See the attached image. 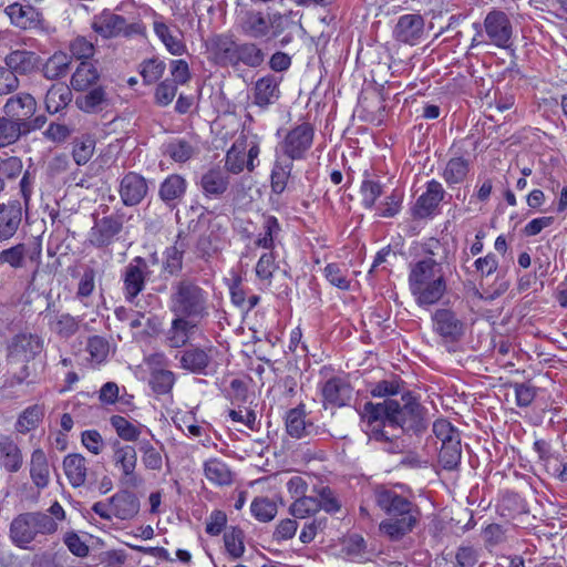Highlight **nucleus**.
<instances>
[{"label": "nucleus", "mask_w": 567, "mask_h": 567, "mask_svg": "<svg viewBox=\"0 0 567 567\" xmlns=\"http://www.w3.org/2000/svg\"><path fill=\"white\" fill-rule=\"evenodd\" d=\"M166 64L158 58L144 60L140 64V74L143 78L144 84H153L157 82L164 74Z\"/></svg>", "instance_id": "nucleus-57"}, {"label": "nucleus", "mask_w": 567, "mask_h": 567, "mask_svg": "<svg viewBox=\"0 0 567 567\" xmlns=\"http://www.w3.org/2000/svg\"><path fill=\"white\" fill-rule=\"evenodd\" d=\"M465 142L466 140L456 141L450 147L452 157L447 161L442 177L451 188L454 185L462 184L471 169L470 159L464 158V154L466 153Z\"/></svg>", "instance_id": "nucleus-17"}, {"label": "nucleus", "mask_w": 567, "mask_h": 567, "mask_svg": "<svg viewBox=\"0 0 567 567\" xmlns=\"http://www.w3.org/2000/svg\"><path fill=\"white\" fill-rule=\"evenodd\" d=\"M176 381L175 373L166 369H155L151 372L148 385L157 395L171 393Z\"/></svg>", "instance_id": "nucleus-51"}, {"label": "nucleus", "mask_w": 567, "mask_h": 567, "mask_svg": "<svg viewBox=\"0 0 567 567\" xmlns=\"http://www.w3.org/2000/svg\"><path fill=\"white\" fill-rule=\"evenodd\" d=\"M198 323H200V321L181 315H174L171 327L165 333L166 344L176 349L185 347Z\"/></svg>", "instance_id": "nucleus-27"}, {"label": "nucleus", "mask_w": 567, "mask_h": 567, "mask_svg": "<svg viewBox=\"0 0 567 567\" xmlns=\"http://www.w3.org/2000/svg\"><path fill=\"white\" fill-rule=\"evenodd\" d=\"M123 229V219L118 215L94 218V225L89 233V241L95 248H106L112 245Z\"/></svg>", "instance_id": "nucleus-18"}, {"label": "nucleus", "mask_w": 567, "mask_h": 567, "mask_svg": "<svg viewBox=\"0 0 567 567\" xmlns=\"http://www.w3.org/2000/svg\"><path fill=\"white\" fill-rule=\"evenodd\" d=\"M210 212L199 203L192 204L186 213L189 218L187 223L188 233H199L204 228L212 226V220L208 218Z\"/></svg>", "instance_id": "nucleus-54"}, {"label": "nucleus", "mask_w": 567, "mask_h": 567, "mask_svg": "<svg viewBox=\"0 0 567 567\" xmlns=\"http://www.w3.org/2000/svg\"><path fill=\"white\" fill-rule=\"evenodd\" d=\"M150 190L147 179L136 172H127L123 175L118 185V194L124 206L140 205Z\"/></svg>", "instance_id": "nucleus-22"}, {"label": "nucleus", "mask_w": 567, "mask_h": 567, "mask_svg": "<svg viewBox=\"0 0 567 567\" xmlns=\"http://www.w3.org/2000/svg\"><path fill=\"white\" fill-rule=\"evenodd\" d=\"M95 140L91 135H82L73 141L72 156L78 165H85L93 156Z\"/></svg>", "instance_id": "nucleus-55"}, {"label": "nucleus", "mask_w": 567, "mask_h": 567, "mask_svg": "<svg viewBox=\"0 0 567 567\" xmlns=\"http://www.w3.org/2000/svg\"><path fill=\"white\" fill-rule=\"evenodd\" d=\"M109 95L103 85L91 87L75 97L76 107L87 114L102 112L109 106Z\"/></svg>", "instance_id": "nucleus-35"}, {"label": "nucleus", "mask_w": 567, "mask_h": 567, "mask_svg": "<svg viewBox=\"0 0 567 567\" xmlns=\"http://www.w3.org/2000/svg\"><path fill=\"white\" fill-rule=\"evenodd\" d=\"M65 551L54 543L52 547L45 550H39L30 558V567H63Z\"/></svg>", "instance_id": "nucleus-44"}, {"label": "nucleus", "mask_w": 567, "mask_h": 567, "mask_svg": "<svg viewBox=\"0 0 567 567\" xmlns=\"http://www.w3.org/2000/svg\"><path fill=\"white\" fill-rule=\"evenodd\" d=\"M72 56L62 51L54 52L43 64L42 74L48 80H58L69 73Z\"/></svg>", "instance_id": "nucleus-43"}, {"label": "nucleus", "mask_w": 567, "mask_h": 567, "mask_svg": "<svg viewBox=\"0 0 567 567\" xmlns=\"http://www.w3.org/2000/svg\"><path fill=\"white\" fill-rule=\"evenodd\" d=\"M164 154L174 162L185 163L195 154V147L184 138H174L164 144Z\"/></svg>", "instance_id": "nucleus-53"}, {"label": "nucleus", "mask_w": 567, "mask_h": 567, "mask_svg": "<svg viewBox=\"0 0 567 567\" xmlns=\"http://www.w3.org/2000/svg\"><path fill=\"white\" fill-rule=\"evenodd\" d=\"M252 516L262 523L272 520L277 514V505L268 497H256L250 505Z\"/></svg>", "instance_id": "nucleus-58"}, {"label": "nucleus", "mask_w": 567, "mask_h": 567, "mask_svg": "<svg viewBox=\"0 0 567 567\" xmlns=\"http://www.w3.org/2000/svg\"><path fill=\"white\" fill-rule=\"evenodd\" d=\"M23 466V454L11 435L0 434V468L17 473Z\"/></svg>", "instance_id": "nucleus-31"}, {"label": "nucleus", "mask_w": 567, "mask_h": 567, "mask_svg": "<svg viewBox=\"0 0 567 567\" xmlns=\"http://www.w3.org/2000/svg\"><path fill=\"white\" fill-rule=\"evenodd\" d=\"M404 385V381L399 375H393L389 380L372 383L369 392L373 398L395 399L394 396H401V393L406 390Z\"/></svg>", "instance_id": "nucleus-47"}, {"label": "nucleus", "mask_w": 567, "mask_h": 567, "mask_svg": "<svg viewBox=\"0 0 567 567\" xmlns=\"http://www.w3.org/2000/svg\"><path fill=\"white\" fill-rule=\"evenodd\" d=\"M266 59L265 51L256 42H239L236 43V58H235V70L240 65L257 69Z\"/></svg>", "instance_id": "nucleus-36"}, {"label": "nucleus", "mask_w": 567, "mask_h": 567, "mask_svg": "<svg viewBox=\"0 0 567 567\" xmlns=\"http://www.w3.org/2000/svg\"><path fill=\"white\" fill-rule=\"evenodd\" d=\"M352 392L353 389L346 378L332 377L321 388L323 405L346 406L352 399Z\"/></svg>", "instance_id": "nucleus-25"}, {"label": "nucleus", "mask_w": 567, "mask_h": 567, "mask_svg": "<svg viewBox=\"0 0 567 567\" xmlns=\"http://www.w3.org/2000/svg\"><path fill=\"white\" fill-rule=\"evenodd\" d=\"M10 22L23 31H44L47 22L43 13L29 2H14L4 9Z\"/></svg>", "instance_id": "nucleus-14"}, {"label": "nucleus", "mask_w": 567, "mask_h": 567, "mask_svg": "<svg viewBox=\"0 0 567 567\" xmlns=\"http://www.w3.org/2000/svg\"><path fill=\"white\" fill-rule=\"evenodd\" d=\"M409 286L419 306L437 303L447 289L441 262L426 257L414 264L409 275Z\"/></svg>", "instance_id": "nucleus-3"}, {"label": "nucleus", "mask_w": 567, "mask_h": 567, "mask_svg": "<svg viewBox=\"0 0 567 567\" xmlns=\"http://www.w3.org/2000/svg\"><path fill=\"white\" fill-rule=\"evenodd\" d=\"M280 79L274 74H267L258 79L254 86V103L261 109L268 107L280 97Z\"/></svg>", "instance_id": "nucleus-34"}, {"label": "nucleus", "mask_w": 567, "mask_h": 567, "mask_svg": "<svg viewBox=\"0 0 567 567\" xmlns=\"http://www.w3.org/2000/svg\"><path fill=\"white\" fill-rule=\"evenodd\" d=\"M141 503L138 497L131 491L121 489L106 501H100L92 505V511L101 518L111 520L133 519L140 512Z\"/></svg>", "instance_id": "nucleus-9"}, {"label": "nucleus", "mask_w": 567, "mask_h": 567, "mask_svg": "<svg viewBox=\"0 0 567 567\" xmlns=\"http://www.w3.org/2000/svg\"><path fill=\"white\" fill-rule=\"evenodd\" d=\"M305 405L299 404L298 406L290 409L286 414V431L295 439H303L312 435H320L326 433L324 429L316 426L311 422H306Z\"/></svg>", "instance_id": "nucleus-26"}, {"label": "nucleus", "mask_w": 567, "mask_h": 567, "mask_svg": "<svg viewBox=\"0 0 567 567\" xmlns=\"http://www.w3.org/2000/svg\"><path fill=\"white\" fill-rule=\"evenodd\" d=\"M30 134L21 123L3 114L0 116V148L14 144L21 136Z\"/></svg>", "instance_id": "nucleus-50"}, {"label": "nucleus", "mask_w": 567, "mask_h": 567, "mask_svg": "<svg viewBox=\"0 0 567 567\" xmlns=\"http://www.w3.org/2000/svg\"><path fill=\"white\" fill-rule=\"evenodd\" d=\"M113 463L122 472L123 484L137 487L141 478L135 473L137 466V453L134 446L122 445L118 440L113 443Z\"/></svg>", "instance_id": "nucleus-20"}, {"label": "nucleus", "mask_w": 567, "mask_h": 567, "mask_svg": "<svg viewBox=\"0 0 567 567\" xmlns=\"http://www.w3.org/2000/svg\"><path fill=\"white\" fill-rule=\"evenodd\" d=\"M188 243L183 230H179L174 244L163 251L162 271L177 276L183 270L184 255Z\"/></svg>", "instance_id": "nucleus-29"}, {"label": "nucleus", "mask_w": 567, "mask_h": 567, "mask_svg": "<svg viewBox=\"0 0 567 567\" xmlns=\"http://www.w3.org/2000/svg\"><path fill=\"white\" fill-rule=\"evenodd\" d=\"M281 230V225L276 216L262 214L261 231L255 240V246L274 250Z\"/></svg>", "instance_id": "nucleus-38"}, {"label": "nucleus", "mask_w": 567, "mask_h": 567, "mask_svg": "<svg viewBox=\"0 0 567 567\" xmlns=\"http://www.w3.org/2000/svg\"><path fill=\"white\" fill-rule=\"evenodd\" d=\"M403 192L394 189L385 199L378 206V215L383 218H392L399 214L402 207Z\"/></svg>", "instance_id": "nucleus-63"}, {"label": "nucleus", "mask_w": 567, "mask_h": 567, "mask_svg": "<svg viewBox=\"0 0 567 567\" xmlns=\"http://www.w3.org/2000/svg\"><path fill=\"white\" fill-rule=\"evenodd\" d=\"M100 72L92 62L82 61L71 76V86L76 92H85L100 85Z\"/></svg>", "instance_id": "nucleus-37"}, {"label": "nucleus", "mask_w": 567, "mask_h": 567, "mask_svg": "<svg viewBox=\"0 0 567 567\" xmlns=\"http://www.w3.org/2000/svg\"><path fill=\"white\" fill-rule=\"evenodd\" d=\"M95 269L87 266L84 268V271L78 284L75 297L84 306H87L86 299L93 293L95 289Z\"/></svg>", "instance_id": "nucleus-61"}, {"label": "nucleus", "mask_w": 567, "mask_h": 567, "mask_svg": "<svg viewBox=\"0 0 567 567\" xmlns=\"http://www.w3.org/2000/svg\"><path fill=\"white\" fill-rule=\"evenodd\" d=\"M443 185L431 179L425 184V190L416 198L411 207V215L414 219H432L440 214V205L446 197Z\"/></svg>", "instance_id": "nucleus-11"}, {"label": "nucleus", "mask_w": 567, "mask_h": 567, "mask_svg": "<svg viewBox=\"0 0 567 567\" xmlns=\"http://www.w3.org/2000/svg\"><path fill=\"white\" fill-rule=\"evenodd\" d=\"M168 308L173 315L202 322L209 316V292L199 285L198 279L182 277L171 286Z\"/></svg>", "instance_id": "nucleus-4"}, {"label": "nucleus", "mask_w": 567, "mask_h": 567, "mask_svg": "<svg viewBox=\"0 0 567 567\" xmlns=\"http://www.w3.org/2000/svg\"><path fill=\"white\" fill-rule=\"evenodd\" d=\"M81 319L68 312H55L50 320L51 330L62 339H70L80 330Z\"/></svg>", "instance_id": "nucleus-42"}, {"label": "nucleus", "mask_w": 567, "mask_h": 567, "mask_svg": "<svg viewBox=\"0 0 567 567\" xmlns=\"http://www.w3.org/2000/svg\"><path fill=\"white\" fill-rule=\"evenodd\" d=\"M348 271L344 265L338 262L328 264L323 269L326 279L341 290L350 289L351 281L348 278Z\"/></svg>", "instance_id": "nucleus-56"}, {"label": "nucleus", "mask_w": 567, "mask_h": 567, "mask_svg": "<svg viewBox=\"0 0 567 567\" xmlns=\"http://www.w3.org/2000/svg\"><path fill=\"white\" fill-rule=\"evenodd\" d=\"M462 460V444L460 440H451L441 445L439 452V464L446 471L458 468Z\"/></svg>", "instance_id": "nucleus-49"}, {"label": "nucleus", "mask_w": 567, "mask_h": 567, "mask_svg": "<svg viewBox=\"0 0 567 567\" xmlns=\"http://www.w3.org/2000/svg\"><path fill=\"white\" fill-rule=\"evenodd\" d=\"M226 553L231 559H239L245 554V533L239 526H229L223 536Z\"/></svg>", "instance_id": "nucleus-48"}, {"label": "nucleus", "mask_w": 567, "mask_h": 567, "mask_svg": "<svg viewBox=\"0 0 567 567\" xmlns=\"http://www.w3.org/2000/svg\"><path fill=\"white\" fill-rule=\"evenodd\" d=\"M4 64L14 72V75H30L41 64V56L28 50H13L4 58Z\"/></svg>", "instance_id": "nucleus-30"}, {"label": "nucleus", "mask_w": 567, "mask_h": 567, "mask_svg": "<svg viewBox=\"0 0 567 567\" xmlns=\"http://www.w3.org/2000/svg\"><path fill=\"white\" fill-rule=\"evenodd\" d=\"M206 198H220L227 192L229 177L220 168H209L197 183Z\"/></svg>", "instance_id": "nucleus-33"}, {"label": "nucleus", "mask_w": 567, "mask_h": 567, "mask_svg": "<svg viewBox=\"0 0 567 567\" xmlns=\"http://www.w3.org/2000/svg\"><path fill=\"white\" fill-rule=\"evenodd\" d=\"M148 274V265L143 257L133 258L122 272L123 293L125 300L134 302L137 296L144 290Z\"/></svg>", "instance_id": "nucleus-16"}, {"label": "nucleus", "mask_w": 567, "mask_h": 567, "mask_svg": "<svg viewBox=\"0 0 567 567\" xmlns=\"http://www.w3.org/2000/svg\"><path fill=\"white\" fill-rule=\"evenodd\" d=\"M72 101L71 89L63 84L56 83L51 85L44 99L45 109L50 114H55L63 110Z\"/></svg>", "instance_id": "nucleus-41"}, {"label": "nucleus", "mask_w": 567, "mask_h": 567, "mask_svg": "<svg viewBox=\"0 0 567 567\" xmlns=\"http://www.w3.org/2000/svg\"><path fill=\"white\" fill-rule=\"evenodd\" d=\"M37 109L35 99L30 93L20 92L6 101L2 112L31 133L40 130L47 122L45 115H35Z\"/></svg>", "instance_id": "nucleus-8"}, {"label": "nucleus", "mask_w": 567, "mask_h": 567, "mask_svg": "<svg viewBox=\"0 0 567 567\" xmlns=\"http://www.w3.org/2000/svg\"><path fill=\"white\" fill-rule=\"evenodd\" d=\"M213 348H202L195 344L186 347L179 351L175 359L178 360L179 367L190 373L199 375H209L213 369Z\"/></svg>", "instance_id": "nucleus-15"}, {"label": "nucleus", "mask_w": 567, "mask_h": 567, "mask_svg": "<svg viewBox=\"0 0 567 567\" xmlns=\"http://www.w3.org/2000/svg\"><path fill=\"white\" fill-rule=\"evenodd\" d=\"M30 476L34 485L42 489L50 482L48 458L43 450L35 449L31 454Z\"/></svg>", "instance_id": "nucleus-40"}, {"label": "nucleus", "mask_w": 567, "mask_h": 567, "mask_svg": "<svg viewBox=\"0 0 567 567\" xmlns=\"http://www.w3.org/2000/svg\"><path fill=\"white\" fill-rule=\"evenodd\" d=\"M58 522L43 512H25L17 515L10 523L9 536L11 542L21 549H30V544L40 536L56 533Z\"/></svg>", "instance_id": "nucleus-6"}, {"label": "nucleus", "mask_w": 567, "mask_h": 567, "mask_svg": "<svg viewBox=\"0 0 567 567\" xmlns=\"http://www.w3.org/2000/svg\"><path fill=\"white\" fill-rule=\"evenodd\" d=\"M483 29L488 42L495 47L507 49L512 44L513 25L505 11L491 10L484 19Z\"/></svg>", "instance_id": "nucleus-13"}, {"label": "nucleus", "mask_w": 567, "mask_h": 567, "mask_svg": "<svg viewBox=\"0 0 567 567\" xmlns=\"http://www.w3.org/2000/svg\"><path fill=\"white\" fill-rule=\"evenodd\" d=\"M315 137V128L312 124L303 122L288 131L279 146L285 156L290 162L306 158L308 151L311 148Z\"/></svg>", "instance_id": "nucleus-10"}, {"label": "nucleus", "mask_w": 567, "mask_h": 567, "mask_svg": "<svg viewBox=\"0 0 567 567\" xmlns=\"http://www.w3.org/2000/svg\"><path fill=\"white\" fill-rule=\"evenodd\" d=\"M432 330L440 338V344L454 350L466 334V322L452 308H439L431 315Z\"/></svg>", "instance_id": "nucleus-7"}, {"label": "nucleus", "mask_w": 567, "mask_h": 567, "mask_svg": "<svg viewBox=\"0 0 567 567\" xmlns=\"http://www.w3.org/2000/svg\"><path fill=\"white\" fill-rule=\"evenodd\" d=\"M92 29L104 39H112L120 35L130 37L138 33L140 25L137 23H127L123 16L104 9L94 17Z\"/></svg>", "instance_id": "nucleus-12"}, {"label": "nucleus", "mask_w": 567, "mask_h": 567, "mask_svg": "<svg viewBox=\"0 0 567 567\" xmlns=\"http://www.w3.org/2000/svg\"><path fill=\"white\" fill-rule=\"evenodd\" d=\"M110 421L111 425L115 429L117 435L122 440L130 442L138 441L141 431L138 427L128 422L124 416L113 415Z\"/></svg>", "instance_id": "nucleus-64"}, {"label": "nucleus", "mask_w": 567, "mask_h": 567, "mask_svg": "<svg viewBox=\"0 0 567 567\" xmlns=\"http://www.w3.org/2000/svg\"><path fill=\"white\" fill-rule=\"evenodd\" d=\"M237 39L231 33H218L207 41L209 59L220 68H235Z\"/></svg>", "instance_id": "nucleus-19"}, {"label": "nucleus", "mask_w": 567, "mask_h": 567, "mask_svg": "<svg viewBox=\"0 0 567 567\" xmlns=\"http://www.w3.org/2000/svg\"><path fill=\"white\" fill-rule=\"evenodd\" d=\"M186 190L187 181L179 174H171L159 184L158 197L168 208L174 209Z\"/></svg>", "instance_id": "nucleus-32"}, {"label": "nucleus", "mask_w": 567, "mask_h": 567, "mask_svg": "<svg viewBox=\"0 0 567 567\" xmlns=\"http://www.w3.org/2000/svg\"><path fill=\"white\" fill-rule=\"evenodd\" d=\"M278 268V265L276 262V255L272 250H269L267 252H264L255 267L256 276L260 280H265L270 282L274 276V272Z\"/></svg>", "instance_id": "nucleus-62"}, {"label": "nucleus", "mask_w": 567, "mask_h": 567, "mask_svg": "<svg viewBox=\"0 0 567 567\" xmlns=\"http://www.w3.org/2000/svg\"><path fill=\"white\" fill-rule=\"evenodd\" d=\"M374 502L386 515V518L380 523L379 529L391 542L404 538L421 519L419 506L392 488L378 486L374 489Z\"/></svg>", "instance_id": "nucleus-2"}, {"label": "nucleus", "mask_w": 567, "mask_h": 567, "mask_svg": "<svg viewBox=\"0 0 567 567\" xmlns=\"http://www.w3.org/2000/svg\"><path fill=\"white\" fill-rule=\"evenodd\" d=\"M204 475L217 486L230 485L234 481V474L229 466L217 457L209 458L204 463Z\"/></svg>", "instance_id": "nucleus-39"}, {"label": "nucleus", "mask_w": 567, "mask_h": 567, "mask_svg": "<svg viewBox=\"0 0 567 567\" xmlns=\"http://www.w3.org/2000/svg\"><path fill=\"white\" fill-rule=\"evenodd\" d=\"M362 196V206L365 209H372L378 198L383 194V185L380 181L364 179L360 187Z\"/></svg>", "instance_id": "nucleus-60"}, {"label": "nucleus", "mask_w": 567, "mask_h": 567, "mask_svg": "<svg viewBox=\"0 0 567 567\" xmlns=\"http://www.w3.org/2000/svg\"><path fill=\"white\" fill-rule=\"evenodd\" d=\"M247 142L244 136H240L227 151L225 156V168L228 173L239 174L246 167V152Z\"/></svg>", "instance_id": "nucleus-45"}, {"label": "nucleus", "mask_w": 567, "mask_h": 567, "mask_svg": "<svg viewBox=\"0 0 567 567\" xmlns=\"http://www.w3.org/2000/svg\"><path fill=\"white\" fill-rule=\"evenodd\" d=\"M360 414L367 424V433L375 441L389 440L386 427L416 436L423 435L429 427V410L410 390L401 393L400 399L365 402Z\"/></svg>", "instance_id": "nucleus-1"}, {"label": "nucleus", "mask_w": 567, "mask_h": 567, "mask_svg": "<svg viewBox=\"0 0 567 567\" xmlns=\"http://www.w3.org/2000/svg\"><path fill=\"white\" fill-rule=\"evenodd\" d=\"M22 217V208L19 200L9 202V209L0 217V239L12 237L18 230Z\"/></svg>", "instance_id": "nucleus-46"}, {"label": "nucleus", "mask_w": 567, "mask_h": 567, "mask_svg": "<svg viewBox=\"0 0 567 567\" xmlns=\"http://www.w3.org/2000/svg\"><path fill=\"white\" fill-rule=\"evenodd\" d=\"M43 349V340L32 333H19L14 336L8 346V359L13 362H29Z\"/></svg>", "instance_id": "nucleus-21"}, {"label": "nucleus", "mask_w": 567, "mask_h": 567, "mask_svg": "<svg viewBox=\"0 0 567 567\" xmlns=\"http://www.w3.org/2000/svg\"><path fill=\"white\" fill-rule=\"evenodd\" d=\"M239 32L250 39H276L293 25L289 14L265 13L257 9H241L236 20Z\"/></svg>", "instance_id": "nucleus-5"}, {"label": "nucleus", "mask_w": 567, "mask_h": 567, "mask_svg": "<svg viewBox=\"0 0 567 567\" xmlns=\"http://www.w3.org/2000/svg\"><path fill=\"white\" fill-rule=\"evenodd\" d=\"M319 511L320 505H318L317 498L306 495L295 499L289 507V513L297 519L309 517Z\"/></svg>", "instance_id": "nucleus-59"}, {"label": "nucleus", "mask_w": 567, "mask_h": 567, "mask_svg": "<svg viewBox=\"0 0 567 567\" xmlns=\"http://www.w3.org/2000/svg\"><path fill=\"white\" fill-rule=\"evenodd\" d=\"M423 17L419 13H406L398 19L392 31V37L400 43L415 45L423 37Z\"/></svg>", "instance_id": "nucleus-23"}, {"label": "nucleus", "mask_w": 567, "mask_h": 567, "mask_svg": "<svg viewBox=\"0 0 567 567\" xmlns=\"http://www.w3.org/2000/svg\"><path fill=\"white\" fill-rule=\"evenodd\" d=\"M63 470L72 487H81L96 482V475L89 470L86 458L79 453H71L63 458Z\"/></svg>", "instance_id": "nucleus-24"}, {"label": "nucleus", "mask_w": 567, "mask_h": 567, "mask_svg": "<svg viewBox=\"0 0 567 567\" xmlns=\"http://www.w3.org/2000/svg\"><path fill=\"white\" fill-rule=\"evenodd\" d=\"M44 416L43 409L38 405L28 406L18 417L16 423L17 432L27 434L28 432L35 430L41 423Z\"/></svg>", "instance_id": "nucleus-52"}, {"label": "nucleus", "mask_w": 567, "mask_h": 567, "mask_svg": "<svg viewBox=\"0 0 567 567\" xmlns=\"http://www.w3.org/2000/svg\"><path fill=\"white\" fill-rule=\"evenodd\" d=\"M155 34L165 45L166 50L173 55H182L186 52V44L183 41V33L176 27H169L163 17H156L153 22Z\"/></svg>", "instance_id": "nucleus-28"}]
</instances>
